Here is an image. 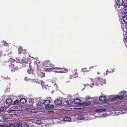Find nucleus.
I'll use <instances>...</instances> for the list:
<instances>
[{
    "label": "nucleus",
    "mask_w": 127,
    "mask_h": 127,
    "mask_svg": "<svg viewBox=\"0 0 127 127\" xmlns=\"http://www.w3.org/2000/svg\"><path fill=\"white\" fill-rule=\"evenodd\" d=\"M55 69H56L57 70H59L60 69H62L63 68H54V67H51V68H46V71H49V70H50V69H51L52 70H54Z\"/></svg>",
    "instance_id": "nucleus-21"
},
{
    "label": "nucleus",
    "mask_w": 127,
    "mask_h": 127,
    "mask_svg": "<svg viewBox=\"0 0 127 127\" xmlns=\"http://www.w3.org/2000/svg\"><path fill=\"white\" fill-rule=\"evenodd\" d=\"M123 20L124 22L127 23V16H124L123 17Z\"/></svg>",
    "instance_id": "nucleus-28"
},
{
    "label": "nucleus",
    "mask_w": 127,
    "mask_h": 127,
    "mask_svg": "<svg viewBox=\"0 0 127 127\" xmlns=\"http://www.w3.org/2000/svg\"><path fill=\"white\" fill-rule=\"evenodd\" d=\"M92 98H91L89 97V96H87L86 97L85 99H86L88 100H89L90 101V99H92Z\"/></svg>",
    "instance_id": "nucleus-43"
},
{
    "label": "nucleus",
    "mask_w": 127,
    "mask_h": 127,
    "mask_svg": "<svg viewBox=\"0 0 127 127\" xmlns=\"http://www.w3.org/2000/svg\"><path fill=\"white\" fill-rule=\"evenodd\" d=\"M124 97V95H117L115 97L116 99H119L122 98Z\"/></svg>",
    "instance_id": "nucleus-26"
},
{
    "label": "nucleus",
    "mask_w": 127,
    "mask_h": 127,
    "mask_svg": "<svg viewBox=\"0 0 127 127\" xmlns=\"http://www.w3.org/2000/svg\"><path fill=\"white\" fill-rule=\"evenodd\" d=\"M9 68L11 70V71L12 72H14V70H13V68L14 66V64H11L9 65Z\"/></svg>",
    "instance_id": "nucleus-18"
},
{
    "label": "nucleus",
    "mask_w": 127,
    "mask_h": 127,
    "mask_svg": "<svg viewBox=\"0 0 127 127\" xmlns=\"http://www.w3.org/2000/svg\"><path fill=\"white\" fill-rule=\"evenodd\" d=\"M87 69V68H82V70L83 71V72H84L85 71H84V69Z\"/></svg>",
    "instance_id": "nucleus-54"
},
{
    "label": "nucleus",
    "mask_w": 127,
    "mask_h": 127,
    "mask_svg": "<svg viewBox=\"0 0 127 127\" xmlns=\"http://www.w3.org/2000/svg\"><path fill=\"white\" fill-rule=\"evenodd\" d=\"M109 72V71L108 70H107L106 71V73L107 74H108V73Z\"/></svg>",
    "instance_id": "nucleus-56"
},
{
    "label": "nucleus",
    "mask_w": 127,
    "mask_h": 127,
    "mask_svg": "<svg viewBox=\"0 0 127 127\" xmlns=\"http://www.w3.org/2000/svg\"><path fill=\"white\" fill-rule=\"evenodd\" d=\"M27 110L28 111H30L32 113H35L37 112V110L35 109H27Z\"/></svg>",
    "instance_id": "nucleus-25"
},
{
    "label": "nucleus",
    "mask_w": 127,
    "mask_h": 127,
    "mask_svg": "<svg viewBox=\"0 0 127 127\" xmlns=\"http://www.w3.org/2000/svg\"><path fill=\"white\" fill-rule=\"evenodd\" d=\"M46 62L47 63H49V66H50V67H53L54 66V65H53V64H51L50 63V61H48Z\"/></svg>",
    "instance_id": "nucleus-35"
},
{
    "label": "nucleus",
    "mask_w": 127,
    "mask_h": 127,
    "mask_svg": "<svg viewBox=\"0 0 127 127\" xmlns=\"http://www.w3.org/2000/svg\"><path fill=\"white\" fill-rule=\"evenodd\" d=\"M96 79H100L99 77H97Z\"/></svg>",
    "instance_id": "nucleus-60"
},
{
    "label": "nucleus",
    "mask_w": 127,
    "mask_h": 127,
    "mask_svg": "<svg viewBox=\"0 0 127 127\" xmlns=\"http://www.w3.org/2000/svg\"><path fill=\"white\" fill-rule=\"evenodd\" d=\"M34 102V99L32 98H30L29 99V103H31V105H32L33 103Z\"/></svg>",
    "instance_id": "nucleus-33"
},
{
    "label": "nucleus",
    "mask_w": 127,
    "mask_h": 127,
    "mask_svg": "<svg viewBox=\"0 0 127 127\" xmlns=\"http://www.w3.org/2000/svg\"><path fill=\"white\" fill-rule=\"evenodd\" d=\"M106 110V109H97L95 110L94 111L95 112H96L100 113L101 112H102L103 111H105Z\"/></svg>",
    "instance_id": "nucleus-14"
},
{
    "label": "nucleus",
    "mask_w": 127,
    "mask_h": 127,
    "mask_svg": "<svg viewBox=\"0 0 127 127\" xmlns=\"http://www.w3.org/2000/svg\"><path fill=\"white\" fill-rule=\"evenodd\" d=\"M77 69H75L74 70V71L75 72V74H74L73 75H70V76L72 77V78H69V79H73L76 78L77 77Z\"/></svg>",
    "instance_id": "nucleus-10"
},
{
    "label": "nucleus",
    "mask_w": 127,
    "mask_h": 127,
    "mask_svg": "<svg viewBox=\"0 0 127 127\" xmlns=\"http://www.w3.org/2000/svg\"><path fill=\"white\" fill-rule=\"evenodd\" d=\"M109 114L107 113H104L103 114V115H102L101 116V117H105L107 116H108Z\"/></svg>",
    "instance_id": "nucleus-40"
},
{
    "label": "nucleus",
    "mask_w": 127,
    "mask_h": 127,
    "mask_svg": "<svg viewBox=\"0 0 127 127\" xmlns=\"http://www.w3.org/2000/svg\"><path fill=\"white\" fill-rule=\"evenodd\" d=\"M16 62L19 63L20 62V60H19L18 59H17V58L16 59Z\"/></svg>",
    "instance_id": "nucleus-52"
},
{
    "label": "nucleus",
    "mask_w": 127,
    "mask_h": 127,
    "mask_svg": "<svg viewBox=\"0 0 127 127\" xmlns=\"http://www.w3.org/2000/svg\"><path fill=\"white\" fill-rule=\"evenodd\" d=\"M88 71V70H86V71H85V72H88V71Z\"/></svg>",
    "instance_id": "nucleus-63"
},
{
    "label": "nucleus",
    "mask_w": 127,
    "mask_h": 127,
    "mask_svg": "<svg viewBox=\"0 0 127 127\" xmlns=\"http://www.w3.org/2000/svg\"><path fill=\"white\" fill-rule=\"evenodd\" d=\"M91 104L90 101H86L84 102L81 103V106H79L78 107L79 108L78 109H83L84 108H85V106H89Z\"/></svg>",
    "instance_id": "nucleus-4"
},
{
    "label": "nucleus",
    "mask_w": 127,
    "mask_h": 127,
    "mask_svg": "<svg viewBox=\"0 0 127 127\" xmlns=\"http://www.w3.org/2000/svg\"><path fill=\"white\" fill-rule=\"evenodd\" d=\"M106 99V97L104 96H100L99 98V100L100 101H105Z\"/></svg>",
    "instance_id": "nucleus-17"
},
{
    "label": "nucleus",
    "mask_w": 127,
    "mask_h": 127,
    "mask_svg": "<svg viewBox=\"0 0 127 127\" xmlns=\"http://www.w3.org/2000/svg\"><path fill=\"white\" fill-rule=\"evenodd\" d=\"M124 8L127 9V3H125L124 5Z\"/></svg>",
    "instance_id": "nucleus-44"
},
{
    "label": "nucleus",
    "mask_w": 127,
    "mask_h": 127,
    "mask_svg": "<svg viewBox=\"0 0 127 127\" xmlns=\"http://www.w3.org/2000/svg\"><path fill=\"white\" fill-rule=\"evenodd\" d=\"M73 102L70 99L67 100L66 101L67 104L68 105H71L73 103Z\"/></svg>",
    "instance_id": "nucleus-24"
},
{
    "label": "nucleus",
    "mask_w": 127,
    "mask_h": 127,
    "mask_svg": "<svg viewBox=\"0 0 127 127\" xmlns=\"http://www.w3.org/2000/svg\"><path fill=\"white\" fill-rule=\"evenodd\" d=\"M54 71L55 72V73H64V72H63L62 71Z\"/></svg>",
    "instance_id": "nucleus-47"
},
{
    "label": "nucleus",
    "mask_w": 127,
    "mask_h": 127,
    "mask_svg": "<svg viewBox=\"0 0 127 127\" xmlns=\"http://www.w3.org/2000/svg\"><path fill=\"white\" fill-rule=\"evenodd\" d=\"M3 110V108H0V112H1Z\"/></svg>",
    "instance_id": "nucleus-53"
},
{
    "label": "nucleus",
    "mask_w": 127,
    "mask_h": 127,
    "mask_svg": "<svg viewBox=\"0 0 127 127\" xmlns=\"http://www.w3.org/2000/svg\"><path fill=\"white\" fill-rule=\"evenodd\" d=\"M85 116H86V115L84 114L79 115L78 116L77 119L78 120H84V119Z\"/></svg>",
    "instance_id": "nucleus-8"
},
{
    "label": "nucleus",
    "mask_w": 127,
    "mask_h": 127,
    "mask_svg": "<svg viewBox=\"0 0 127 127\" xmlns=\"http://www.w3.org/2000/svg\"><path fill=\"white\" fill-rule=\"evenodd\" d=\"M120 95H121L122 94H125V95H126L127 96V91H122L120 92L119 93Z\"/></svg>",
    "instance_id": "nucleus-29"
},
{
    "label": "nucleus",
    "mask_w": 127,
    "mask_h": 127,
    "mask_svg": "<svg viewBox=\"0 0 127 127\" xmlns=\"http://www.w3.org/2000/svg\"><path fill=\"white\" fill-rule=\"evenodd\" d=\"M55 104L57 105H60L62 103V100L60 99L56 100L54 102Z\"/></svg>",
    "instance_id": "nucleus-12"
},
{
    "label": "nucleus",
    "mask_w": 127,
    "mask_h": 127,
    "mask_svg": "<svg viewBox=\"0 0 127 127\" xmlns=\"http://www.w3.org/2000/svg\"><path fill=\"white\" fill-rule=\"evenodd\" d=\"M125 37V36L124 37V38H125V41L127 42V35H126V37Z\"/></svg>",
    "instance_id": "nucleus-51"
},
{
    "label": "nucleus",
    "mask_w": 127,
    "mask_h": 127,
    "mask_svg": "<svg viewBox=\"0 0 127 127\" xmlns=\"http://www.w3.org/2000/svg\"><path fill=\"white\" fill-rule=\"evenodd\" d=\"M11 52H10L9 54H8V55H9V54L11 55Z\"/></svg>",
    "instance_id": "nucleus-57"
},
{
    "label": "nucleus",
    "mask_w": 127,
    "mask_h": 127,
    "mask_svg": "<svg viewBox=\"0 0 127 127\" xmlns=\"http://www.w3.org/2000/svg\"><path fill=\"white\" fill-rule=\"evenodd\" d=\"M37 101L36 102V107L38 110L42 109L44 107L43 106V104L41 101H42L40 98H37Z\"/></svg>",
    "instance_id": "nucleus-1"
},
{
    "label": "nucleus",
    "mask_w": 127,
    "mask_h": 127,
    "mask_svg": "<svg viewBox=\"0 0 127 127\" xmlns=\"http://www.w3.org/2000/svg\"><path fill=\"white\" fill-rule=\"evenodd\" d=\"M94 67V66H93V67H89V68L90 69V68H92V67Z\"/></svg>",
    "instance_id": "nucleus-62"
},
{
    "label": "nucleus",
    "mask_w": 127,
    "mask_h": 127,
    "mask_svg": "<svg viewBox=\"0 0 127 127\" xmlns=\"http://www.w3.org/2000/svg\"><path fill=\"white\" fill-rule=\"evenodd\" d=\"M48 61V60L45 61V62L44 63H45V65L47 67H49V63H48L46 62H47Z\"/></svg>",
    "instance_id": "nucleus-38"
},
{
    "label": "nucleus",
    "mask_w": 127,
    "mask_h": 127,
    "mask_svg": "<svg viewBox=\"0 0 127 127\" xmlns=\"http://www.w3.org/2000/svg\"><path fill=\"white\" fill-rule=\"evenodd\" d=\"M123 13L124 14H125L126 15H127V10L124 9L123 11Z\"/></svg>",
    "instance_id": "nucleus-39"
},
{
    "label": "nucleus",
    "mask_w": 127,
    "mask_h": 127,
    "mask_svg": "<svg viewBox=\"0 0 127 127\" xmlns=\"http://www.w3.org/2000/svg\"><path fill=\"white\" fill-rule=\"evenodd\" d=\"M1 79H10L9 77L8 76H2Z\"/></svg>",
    "instance_id": "nucleus-37"
},
{
    "label": "nucleus",
    "mask_w": 127,
    "mask_h": 127,
    "mask_svg": "<svg viewBox=\"0 0 127 127\" xmlns=\"http://www.w3.org/2000/svg\"><path fill=\"white\" fill-rule=\"evenodd\" d=\"M28 78L27 77H25V79H27Z\"/></svg>",
    "instance_id": "nucleus-61"
},
{
    "label": "nucleus",
    "mask_w": 127,
    "mask_h": 127,
    "mask_svg": "<svg viewBox=\"0 0 127 127\" xmlns=\"http://www.w3.org/2000/svg\"><path fill=\"white\" fill-rule=\"evenodd\" d=\"M120 5H119L118 4L116 3L115 4V9L117 10H118V8L120 7Z\"/></svg>",
    "instance_id": "nucleus-32"
},
{
    "label": "nucleus",
    "mask_w": 127,
    "mask_h": 127,
    "mask_svg": "<svg viewBox=\"0 0 127 127\" xmlns=\"http://www.w3.org/2000/svg\"><path fill=\"white\" fill-rule=\"evenodd\" d=\"M22 51L23 50L22 48V47H19L18 49V53L20 54H21L22 53Z\"/></svg>",
    "instance_id": "nucleus-30"
},
{
    "label": "nucleus",
    "mask_w": 127,
    "mask_h": 127,
    "mask_svg": "<svg viewBox=\"0 0 127 127\" xmlns=\"http://www.w3.org/2000/svg\"><path fill=\"white\" fill-rule=\"evenodd\" d=\"M71 118L69 117H65L63 119V121H64L69 122L71 121Z\"/></svg>",
    "instance_id": "nucleus-16"
},
{
    "label": "nucleus",
    "mask_w": 127,
    "mask_h": 127,
    "mask_svg": "<svg viewBox=\"0 0 127 127\" xmlns=\"http://www.w3.org/2000/svg\"><path fill=\"white\" fill-rule=\"evenodd\" d=\"M42 123V121L40 119H37L35 122V123L38 125H40Z\"/></svg>",
    "instance_id": "nucleus-22"
},
{
    "label": "nucleus",
    "mask_w": 127,
    "mask_h": 127,
    "mask_svg": "<svg viewBox=\"0 0 127 127\" xmlns=\"http://www.w3.org/2000/svg\"><path fill=\"white\" fill-rule=\"evenodd\" d=\"M4 45L5 46H7L8 45V44L7 43H6H6L4 42Z\"/></svg>",
    "instance_id": "nucleus-55"
},
{
    "label": "nucleus",
    "mask_w": 127,
    "mask_h": 127,
    "mask_svg": "<svg viewBox=\"0 0 127 127\" xmlns=\"http://www.w3.org/2000/svg\"><path fill=\"white\" fill-rule=\"evenodd\" d=\"M19 102V101L18 100H16L13 103L14 104H17Z\"/></svg>",
    "instance_id": "nucleus-45"
},
{
    "label": "nucleus",
    "mask_w": 127,
    "mask_h": 127,
    "mask_svg": "<svg viewBox=\"0 0 127 127\" xmlns=\"http://www.w3.org/2000/svg\"><path fill=\"white\" fill-rule=\"evenodd\" d=\"M74 103L75 104H80L81 105V103H80V100L78 98L75 99L74 101Z\"/></svg>",
    "instance_id": "nucleus-13"
},
{
    "label": "nucleus",
    "mask_w": 127,
    "mask_h": 127,
    "mask_svg": "<svg viewBox=\"0 0 127 127\" xmlns=\"http://www.w3.org/2000/svg\"><path fill=\"white\" fill-rule=\"evenodd\" d=\"M90 80V82L89 84H88L90 85L91 88L93 87V85L100 86V84L99 83L98 84L99 82L98 80Z\"/></svg>",
    "instance_id": "nucleus-2"
},
{
    "label": "nucleus",
    "mask_w": 127,
    "mask_h": 127,
    "mask_svg": "<svg viewBox=\"0 0 127 127\" xmlns=\"http://www.w3.org/2000/svg\"><path fill=\"white\" fill-rule=\"evenodd\" d=\"M121 26L123 30L125 32L126 31V30H127V23H122Z\"/></svg>",
    "instance_id": "nucleus-7"
},
{
    "label": "nucleus",
    "mask_w": 127,
    "mask_h": 127,
    "mask_svg": "<svg viewBox=\"0 0 127 127\" xmlns=\"http://www.w3.org/2000/svg\"><path fill=\"white\" fill-rule=\"evenodd\" d=\"M56 85V84L55 83V84H54V85Z\"/></svg>",
    "instance_id": "nucleus-64"
},
{
    "label": "nucleus",
    "mask_w": 127,
    "mask_h": 127,
    "mask_svg": "<svg viewBox=\"0 0 127 127\" xmlns=\"http://www.w3.org/2000/svg\"><path fill=\"white\" fill-rule=\"evenodd\" d=\"M124 3V1L123 0H117L116 3L118 5L120 6L122 5Z\"/></svg>",
    "instance_id": "nucleus-15"
},
{
    "label": "nucleus",
    "mask_w": 127,
    "mask_h": 127,
    "mask_svg": "<svg viewBox=\"0 0 127 127\" xmlns=\"http://www.w3.org/2000/svg\"><path fill=\"white\" fill-rule=\"evenodd\" d=\"M0 127H8V126L7 125H0Z\"/></svg>",
    "instance_id": "nucleus-41"
},
{
    "label": "nucleus",
    "mask_w": 127,
    "mask_h": 127,
    "mask_svg": "<svg viewBox=\"0 0 127 127\" xmlns=\"http://www.w3.org/2000/svg\"><path fill=\"white\" fill-rule=\"evenodd\" d=\"M22 124L21 122L18 123L15 122L14 124V126L12 124H10L9 125V127H22Z\"/></svg>",
    "instance_id": "nucleus-5"
},
{
    "label": "nucleus",
    "mask_w": 127,
    "mask_h": 127,
    "mask_svg": "<svg viewBox=\"0 0 127 127\" xmlns=\"http://www.w3.org/2000/svg\"><path fill=\"white\" fill-rule=\"evenodd\" d=\"M115 99V97H114L112 95H110L109 96L108 99L107 100V102H108L113 101Z\"/></svg>",
    "instance_id": "nucleus-6"
},
{
    "label": "nucleus",
    "mask_w": 127,
    "mask_h": 127,
    "mask_svg": "<svg viewBox=\"0 0 127 127\" xmlns=\"http://www.w3.org/2000/svg\"><path fill=\"white\" fill-rule=\"evenodd\" d=\"M20 101L22 103H24L26 102V100L24 98H22L20 99Z\"/></svg>",
    "instance_id": "nucleus-27"
},
{
    "label": "nucleus",
    "mask_w": 127,
    "mask_h": 127,
    "mask_svg": "<svg viewBox=\"0 0 127 127\" xmlns=\"http://www.w3.org/2000/svg\"><path fill=\"white\" fill-rule=\"evenodd\" d=\"M12 102V100L11 99L9 98L6 100V103L7 104H10Z\"/></svg>",
    "instance_id": "nucleus-19"
},
{
    "label": "nucleus",
    "mask_w": 127,
    "mask_h": 127,
    "mask_svg": "<svg viewBox=\"0 0 127 127\" xmlns=\"http://www.w3.org/2000/svg\"><path fill=\"white\" fill-rule=\"evenodd\" d=\"M101 81H100V84L101 85L103 84H105L106 83L105 80H101Z\"/></svg>",
    "instance_id": "nucleus-31"
},
{
    "label": "nucleus",
    "mask_w": 127,
    "mask_h": 127,
    "mask_svg": "<svg viewBox=\"0 0 127 127\" xmlns=\"http://www.w3.org/2000/svg\"><path fill=\"white\" fill-rule=\"evenodd\" d=\"M20 63L23 64V65H24L23 66H26L25 64H27V63L24 59H22L21 60Z\"/></svg>",
    "instance_id": "nucleus-20"
},
{
    "label": "nucleus",
    "mask_w": 127,
    "mask_h": 127,
    "mask_svg": "<svg viewBox=\"0 0 127 127\" xmlns=\"http://www.w3.org/2000/svg\"><path fill=\"white\" fill-rule=\"evenodd\" d=\"M51 99L50 97L48 98H45V100L44 101L43 104L45 105V108L48 109H50L49 105L50 103V101L48 99Z\"/></svg>",
    "instance_id": "nucleus-3"
},
{
    "label": "nucleus",
    "mask_w": 127,
    "mask_h": 127,
    "mask_svg": "<svg viewBox=\"0 0 127 127\" xmlns=\"http://www.w3.org/2000/svg\"><path fill=\"white\" fill-rule=\"evenodd\" d=\"M36 68V71L37 72H39L40 70V66H37Z\"/></svg>",
    "instance_id": "nucleus-36"
},
{
    "label": "nucleus",
    "mask_w": 127,
    "mask_h": 127,
    "mask_svg": "<svg viewBox=\"0 0 127 127\" xmlns=\"http://www.w3.org/2000/svg\"><path fill=\"white\" fill-rule=\"evenodd\" d=\"M18 67H14L13 68V70H14V71L15 70H17L18 69Z\"/></svg>",
    "instance_id": "nucleus-50"
},
{
    "label": "nucleus",
    "mask_w": 127,
    "mask_h": 127,
    "mask_svg": "<svg viewBox=\"0 0 127 127\" xmlns=\"http://www.w3.org/2000/svg\"><path fill=\"white\" fill-rule=\"evenodd\" d=\"M32 82H35L37 83H41V85L42 86L44 85L45 84V82L42 80H34L32 81Z\"/></svg>",
    "instance_id": "nucleus-11"
},
{
    "label": "nucleus",
    "mask_w": 127,
    "mask_h": 127,
    "mask_svg": "<svg viewBox=\"0 0 127 127\" xmlns=\"http://www.w3.org/2000/svg\"><path fill=\"white\" fill-rule=\"evenodd\" d=\"M28 64H29V68H30L28 70V72L29 74H32L33 73V71L32 70L31 68L32 67V65L31 63H29Z\"/></svg>",
    "instance_id": "nucleus-9"
},
{
    "label": "nucleus",
    "mask_w": 127,
    "mask_h": 127,
    "mask_svg": "<svg viewBox=\"0 0 127 127\" xmlns=\"http://www.w3.org/2000/svg\"><path fill=\"white\" fill-rule=\"evenodd\" d=\"M91 100H93L94 103H95L97 101V99L96 98H92Z\"/></svg>",
    "instance_id": "nucleus-34"
},
{
    "label": "nucleus",
    "mask_w": 127,
    "mask_h": 127,
    "mask_svg": "<svg viewBox=\"0 0 127 127\" xmlns=\"http://www.w3.org/2000/svg\"><path fill=\"white\" fill-rule=\"evenodd\" d=\"M38 76L40 77L41 78H42L43 77H44L45 76V75L44 73L43 72H40L38 74Z\"/></svg>",
    "instance_id": "nucleus-23"
},
{
    "label": "nucleus",
    "mask_w": 127,
    "mask_h": 127,
    "mask_svg": "<svg viewBox=\"0 0 127 127\" xmlns=\"http://www.w3.org/2000/svg\"><path fill=\"white\" fill-rule=\"evenodd\" d=\"M49 107L50 108H54V106L53 105H51Z\"/></svg>",
    "instance_id": "nucleus-49"
},
{
    "label": "nucleus",
    "mask_w": 127,
    "mask_h": 127,
    "mask_svg": "<svg viewBox=\"0 0 127 127\" xmlns=\"http://www.w3.org/2000/svg\"><path fill=\"white\" fill-rule=\"evenodd\" d=\"M26 127H30L29 126H28V125H26Z\"/></svg>",
    "instance_id": "nucleus-58"
},
{
    "label": "nucleus",
    "mask_w": 127,
    "mask_h": 127,
    "mask_svg": "<svg viewBox=\"0 0 127 127\" xmlns=\"http://www.w3.org/2000/svg\"><path fill=\"white\" fill-rule=\"evenodd\" d=\"M42 88L44 89H46L47 87V86L46 85H43L42 86Z\"/></svg>",
    "instance_id": "nucleus-46"
},
{
    "label": "nucleus",
    "mask_w": 127,
    "mask_h": 127,
    "mask_svg": "<svg viewBox=\"0 0 127 127\" xmlns=\"http://www.w3.org/2000/svg\"><path fill=\"white\" fill-rule=\"evenodd\" d=\"M64 70L65 71H66V72L68 71L66 69H64Z\"/></svg>",
    "instance_id": "nucleus-59"
},
{
    "label": "nucleus",
    "mask_w": 127,
    "mask_h": 127,
    "mask_svg": "<svg viewBox=\"0 0 127 127\" xmlns=\"http://www.w3.org/2000/svg\"><path fill=\"white\" fill-rule=\"evenodd\" d=\"M9 61L11 62H14L15 60L11 58L9 59Z\"/></svg>",
    "instance_id": "nucleus-48"
},
{
    "label": "nucleus",
    "mask_w": 127,
    "mask_h": 127,
    "mask_svg": "<svg viewBox=\"0 0 127 127\" xmlns=\"http://www.w3.org/2000/svg\"><path fill=\"white\" fill-rule=\"evenodd\" d=\"M54 111H49L47 112V113L48 114H51L53 113Z\"/></svg>",
    "instance_id": "nucleus-42"
}]
</instances>
